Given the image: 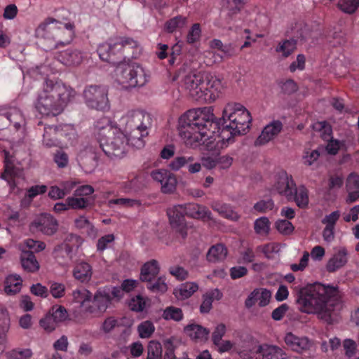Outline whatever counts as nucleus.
Masks as SVG:
<instances>
[{
  "instance_id": "obj_27",
  "label": "nucleus",
  "mask_w": 359,
  "mask_h": 359,
  "mask_svg": "<svg viewBox=\"0 0 359 359\" xmlns=\"http://www.w3.org/2000/svg\"><path fill=\"white\" fill-rule=\"evenodd\" d=\"M160 267L155 259L146 262L141 269L140 279L142 281L151 282L154 280L159 273Z\"/></svg>"
},
{
  "instance_id": "obj_1",
  "label": "nucleus",
  "mask_w": 359,
  "mask_h": 359,
  "mask_svg": "<svg viewBox=\"0 0 359 359\" xmlns=\"http://www.w3.org/2000/svg\"><path fill=\"white\" fill-rule=\"evenodd\" d=\"M252 117L247 109L238 103L229 104L223 110L222 123L217 119L211 107L188 110L179 118V134L187 147L208 144L220 137L229 142L237 135L250 129Z\"/></svg>"
},
{
  "instance_id": "obj_12",
  "label": "nucleus",
  "mask_w": 359,
  "mask_h": 359,
  "mask_svg": "<svg viewBox=\"0 0 359 359\" xmlns=\"http://www.w3.org/2000/svg\"><path fill=\"white\" fill-rule=\"evenodd\" d=\"M205 72H190L182 78L183 86L189 91L190 97L198 102L200 92L204 87Z\"/></svg>"
},
{
  "instance_id": "obj_22",
  "label": "nucleus",
  "mask_w": 359,
  "mask_h": 359,
  "mask_svg": "<svg viewBox=\"0 0 359 359\" xmlns=\"http://www.w3.org/2000/svg\"><path fill=\"white\" fill-rule=\"evenodd\" d=\"M83 54L77 49L69 48L60 52L57 55L58 60L66 66H76L81 64Z\"/></svg>"
},
{
  "instance_id": "obj_9",
  "label": "nucleus",
  "mask_w": 359,
  "mask_h": 359,
  "mask_svg": "<svg viewBox=\"0 0 359 359\" xmlns=\"http://www.w3.org/2000/svg\"><path fill=\"white\" fill-rule=\"evenodd\" d=\"M83 99L88 108L101 111H108L110 108L108 99V90L102 86L90 85L83 90Z\"/></svg>"
},
{
  "instance_id": "obj_23",
  "label": "nucleus",
  "mask_w": 359,
  "mask_h": 359,
  "mask_svg": "<svg viewBox=\"0 0 359 359\" xmlns=\"http://www.w3.org/2000/svg\"><path fill=\"white\" fill-rule=\"evenodd\" d=\"M57 135L61 141L60 146L72 145L76 140L77 134L72 125L65 124L57 126Z\"/></svg>"
},
{
  "instance_id": "obj_55",
  "label": "nucleus",
  "mask_w": 359,
  "mask_h": 359,
  "mask_svg": "<svg viewBox=\"0 0 359 359\" xmlns=\"http://www.w3.org/2000/svg\"><path fill=\"white\" fill-rule=\"evenodd\" d=\"M255 259V253L251 247H247L240 252L239 263L250 264Z\"/></svg>"
},
{
  "instance_id": "obj_3",
  "label": "nucleus",
  "mask_w": 359,
  "mask_h": 359,
  "mask_svg": "<svg viewBox=\"0 0 359 359\" xmlns=\"http://www.w3.org/2000/svg\"><path fill=\"white\" fill-rule=\"evenodd\" d=\"M295 302L301 312L316 314L327 324L333 323L342 308L339 287L318 282L300 288Z\"/></svg>"
},
{
  "instance_id": "obj_41",
  "label": "nucleus",
  "mask_w": 359,
  "mask_h": 359,
  "mask_svg": "<svg viewBox=\"0 0 359 359\" xmlns=\"http://www.w3.org/2000/svg\"><path fill=\"white\" fill-rule=\"evenodd\" d=\"M198 289V285L194 282H187L180 285L178 290L179 297L182 299L190 297Z\"/></svg>"
},
{
  "instance_id": "obj_2",
  "label": "nucleus",
  "mask_w": 359,
  "mask_h": 359,
  "mask_svg": "<svg viewBox=\"0 0 359 359\" xmlns=\"http://www.w3.org/2000/svg\"><path fill=\"white\" fill-rule=\"evenodd\" d=\"M120 124L124 128L126 134L109 123L99 128L97 141L87 146L78 154L77 160L81 166L94 168L103 155L111 160L121 158L126 154L128 144L137 148L144 146L143 138L148 135V129L151 126L149 113L142 109L130 110L121 117Z\"/></svg>"
},
{
  "instance_id": "obj_59",
  "label": "nucleus",
  "mask_w": 359,
  "mask_h": 359,
  "mask_svg": "<svg viewBox=\"0 0 359 359\" xmlns=\"http://www.w3.org/2000/svg\"><path fill=\"white\" fill-rule=\"evenodd\" d=\"M54 162L60 168H63L67 166L69 163L68 155L63 151L59 150L54 154Z\"/></svg>"
},
{
  "instance_id": "obj_30",
  "label": "nucleus",
  "mask_w": 359,
  "mask_h": 359,
  "mask_svg": "<svg viewBox=\"0 0 359 359\" xmlns=\"http://www.w3.org/2000/svg\"><path fill=\"white\" fill-rule=\"evenodd\" d=\"M20 261L22 268L28 272H34L39 268V264L33 252L22 251Z\"/></svg>"
},
{
  "instance_id": "obj_19",
  "label": "nucleus",
  "mask_w": 359,
  "mask_h": 359,
  "mask_svg": "<svg viewBox=\"0 0 359 359\" xmlns=\"http://www.w3.org/2000/svg\"><path fill=\"white\" fill-rule=\"evenodd\" d=\"M283 129V123L280 121H273L264 127L260 135L255 141L256 145H263L273 140Z\"/></svg>"
},
{
  "instance_id": "obj_20",
  "label": "nucleus",
  "mask_w": 359,
  "mask_h": 359,
  "mask_svg": "<svg viewBox=\"0 0 359 359\" xmlns=\"http://www.w3.org/2000/svg\"><path fill=\"white\" fill-rule=\"evenodd\" d=\"M346 189L348 193L346 201L352 203L359 198V175L355 172H351L346 182Z\"/></svg>"
},
{
  "instance_id": "obj_39",
  "label": "nucleus",
  "mask_w": 359,
  "mask_h": 359,
  "mask_svg": "<svg viewBox=\"0 0 359 359\" xmlns=\"http://www.w3.org/2000/svg\"><path fill=\"white\" fill-rule=\"evenodd\" d=\"M270 222L266 217L257 219L254 223V229L257 234L267 235L270 231Z\"/></svg>"
},
{
  "instance_id": "obj_25",
  "label": "nucleus",
  "mask_w": 359,
  "mask_h": 359,
  "mask_svg": "<svg viewBox=\"0 0 359 359\" xmlns=\"http://www.w3.org/2000/svg\"><path fill=\"white\" fill-rule=\"evenodd\" d=\"M347 255L348 252L345 248L339 249L328 260L326 265L327 271L330 273H333L343 267L347 263Z\"/></svg>"
},
{
  "instance_id": "obj_64",
  "label": "nucleus",
  "mask_w": 359,
  "mask_h": 359,
  "mask_svg": "<svg viewBox=\"0 0 359 359\" xmlns=\"http://www.w3.org/2000/svg\"><path fill=\"white\" fill-rule=\"evenodd\" d=\"M47 191V187L46 185H35L27 189V196L30 201L35 198L39 194L46 193Z\"/></svg>"
},
{
  "instance_id": "obj_47",
  "label": "nucleus",
  "mask_w": 359,
  "mask_h": 359,
  "mask_svg": "<svg viewBox=\"0 0 359 359\" xmlns=\"http://www.w3.org/2000/svg\"><path fill=\"white\" fill-rule=\"evenodd\" d=\"M146 303V299L142 296L138 294L130 299L128 306L130 310L140 312L144 309Z\"/></svg>"
},
{
  "instance_id": "obj_29",
  "label": "nucleus",
  "mask_w": 359,
  "mask_h": 359,
  "mask_svg": "<svg viewBox=\"0 0 359 359\" xmlns=\"http://www.w3.org/2000/svg\"><path fill=\"white\" fill-rule=\"evenodd\" d=\"M22 280L18 275H9L4 283V292L8 295H15L20 292Z\"/></svg>"
},
{
  "instance_id": "obj_34",
  "label": "nucleus",
  "mask_w": 359,
  "mask_h": 359,
  "mask_svg": "<svg viewBox=\"0 0 359 359\" xmlns=\"http://www.w3.org/2000/svg\"><path fill=\"white\" fill-rule=\"evenodd\" d=\"M92 293L85 288L76 290L73 292V299L76 303L80 304L83 311L86 313V308L90 303Z\"/></svg>"
},
{
  "instance_id": "obj_17",
  "label": "nucleus",
  "mask_w": 359,
  "mask_h": 359,
  "mask_svg": "<svg viewBox=\"0 0 359 359\" xmlns=\"http://www.w3.org/2000/svg\"><path fill=\"white\" fill-rule=\"evenodd\" d=\"M300 27L301 25L296 24L294 29L297 30V32L294 33L290 39H285L278 43L276 47V53H281L282 57L285 58L294 53L297 48L298 39L304 38Z\"/></svg>"
},
{
  "instance_id": "obj_6",
  "label": "nucleus",
  "mask_w": 359,
  "mask_h": 359,
  "mask_svg": "<svg viewBox=\"0 0 359 359\" xmlns=\"http://www.w3.org/2000/svg\"><path fill=\"white\" fill-rule=\"evenodd\" d=\"M137 46V42L130 37L109 39L100 44L97 50L100 58L113 65H117L126 58L125 50Z\"/></svg>"
},
{
  "instance_id": "obj_42",
  "label": "nucleus",
  "mask_w": 359,
  "mask_h": 359,
  "mask_svg": "<svg viewBox=\"0 0 359 359\" xmlns=\"http://www.w3.org/2000/svg\"><path fill=\"white\" fill-rule=\"evenodd\" d=\"M32 355L29 348H15L6 353L7 359H29Z\"/></svg>"
},
{
  "instance_id": "obj_33",
  "label": "nucleus",
  "mask_w": 359,
  "mask_h": 359,
  "mask_svg": "<svg viewBox=\"0 0 359 359\" xmlns=\"http://www.w3.org/2000/svg\"><path fill=\"white\" fill-rule=\"evenodd\" d=\"M212 208L222 217L231 221H238L240 215L233 209L232 206L226 203H215Z\"/></svg>"
},
{
  "instance_id": "obj_54",
  "label": "nucleus",
  "mask_w": 359,
  "mask_h": 359,
  "mask_svg": "<svg viewBox=\"0 0 359 359\" xmlns=\"http://www.w3.org/2000/svg\"><path fill=\"white\" fill-rule=\"evenodd\" d=\"M274 208V203L272 199L261 200L254 205V210L260 213H265L272 210Z\"/></svg>"
},
{
  "instance_id": "obj_44",
  "label": "nucleus",
  "mask_w": 359,
  "mask_h": 359,
  "mask_svg": "<svg viewBox=\"0 0 359 359\" xmlns=\"http://www.w3.org/2000/svg\"><path fill=\"white\" fill-rule=\"evenodd\" d=\"M154 325L149 320L144 321L137 326V332L140 337L142 339L149 338L154 333Z\"/></svg>"
},
{
  "instance_id": "obj_16",
  "label": "nucleus",
  "mask_w": 359,
  "mask_h": 359,
  "mask_svg": "<svg viewBox=\"0 0 359 359\" xmlns=\"http://www.w3.org/2000/svg\"><path fill=\"white\" fill-rule=\"evenodd\" d=\"M57 220L50 214L41 215L30 224V230L33 232L40 231L46 235H53L57 229Z\"/></svg>"
},
{
  "instance_id": "obj_57",
  "label": "nucleus",
  "mask_w": 359,
  "mask_h": 359,
  "mask_svg": "<svg viewBox=\"0 0 359 359\" xmlns=\"http://www.w3.org/2000/svg\"><path fill=\"white\" fill-rule=\"evenodd\" d=\"M257 351L258 346L256 348L244 349L239 352V356L241 359H263V356H261L262 352Z\"/></svg>"
},
{
  "instance_id": "obj_10",
  "label": "nucleus",
  "mask_w": 359,
  "mask_h": 359,
  "mask_svg": "<svg viewBox=\"0 0 359 359\" xmlns=\"http://www.w3.org/2000/svg\"><path fill=\"white\" fill-rule=\"evenodd\" d=\"M83 239L76 234H69L65 241L55 247V257L62 265H67L74 259L78 248L82 244Z\"/></svg>"
},
{
  "instance_id": "obj_14",
  "label": "nucleus",
  "mask_w": 359,
  "mask_h": 359,
  "mask_svg": "<svg viewBox=\"0 0 359 359\" xmlns=\"http://www.w3.org/2000/svg\"><path fill=\"white\" fill-rule=\"evenodd\" d=\"M151 177L161 184L163 193L170 194L175 191L177 180L176 176L168 170H154L151 172Z\"/></svg>"
},
{
  "instance_id": "obj_38",
  "label": "nucleus",
  "mask_w": 359,
  "mask_h": 359,
  "mask_svg": "<svg viewBox=\"0 0 359 359\" xmlns=\"http://www.w3.org/2000/svg\"><path fill=\"white\" fill-rule=\"evenodd\" d=\"M194 161V158L192 156H177L170 162L168 166L171 170L177 171L189 163H192Z\"/></svg>"
},
{
  "instance_id": "obj_5",
  "label": "nucleus",
  "mask_w": 359,
  "mask_h": 359,
  "mask_svg": "<svg viewBox=\"0 0 359 359\" xmlns=\"http://www.w3.org/2000/svg\"><path fill=\"white\" fill-rule=\"evenodd\" d=\"M74 26L62 23L53 18H48L36 29L35 35L43 39L44 49L51 50L64 47L72 41Z\"/></svg>"
},
{
  "instance_id": "obj_21",
  "label": "nucleus",
  "mask_w": 359,
  "mask_h": 359,
  "mask_svg": "<svg viewBox=\"0 0 359 359\" xmlns=\"http://www.w3.org/2000/svg\"><path fill=\"white\" fill-rule=\"evenodd\" d=\"M285 342L292 351L297 353L306 351L311 346V343L307 337H299L292 332L286 334Z\"/></svg>"
},
{
  "instance_id": "obj_40",
  "label": "nucleus",
  "mask_w": 359,
  "mask_h": 359,
  "mask_svg": "<svg viewBox=\"0 0 359 359\" xmlns=\"http://www.w3.org/2000/svg\"><path fill=\"white\" fill-rule=\"evenodd\" d=\"M147 288L153 292L164 293L168 289L165 277L161 276L148 282Z\"/></svg>"
},
{
  "instance_id": "obj_48",
  "label": "nucleus",
  "mask_w": 359,
  "mask_h": 359,
  "mask_svg": "<svg viewBox=\"0 0 359 359\" xmlns=\"http://www.w3.org/2000/svg\"><path fill=\"white\" fill-rule=\"evenodd\" d=\"M121 189L124 193L137 192L141 189L140 180L134 177L131 180L124 182L121 184Z\"/></svg>"
},
{
  "instance_id": "obj_36",
  "label": "nucleus",
  "mask_w": 359,
  "mask_h": 359,
  "mask_svg": "<svg viewBox=\"0 0 359 359\" xmlns=\"http://www.w3.org/2000/svg\"><path fill=\"white\" fill-rule=\"evenodd\" d=\"M186 17L177 15L168 20L165 25V30L169 33H172L177 29L184 27L187 24Z\"/></svg>"
},
{
  "instance_id": "obj_28",
  "label": "nucleus",
  "mask_w": 359,
  "mask_h": 359,
  "mask_svg": "<svg viewBox=\"0 0 359 359\" xmlns=\"http://www.w3.org/2000/svg\"><path fill=\"white\" fill-rule=\"evenodd\" d=\"M43 144L46 147H61V141L57 135V126H45L43 135Z\"/></svg>"
},
{
  "instance_id": "obj_15",
  "label": "nucleus",
  "mask_w": 359,
  "mask_h": 359,
  "mask_svg": "<svg viewBox=\"0 0 359 359\" xmlns=\"http://www.w3.org/2000/svg\"><path fill=\"white\" fill-rule=\"evenodd\" d=\"M111 303L109 292L104 287L98 289L94 294L93 300L90 299V305L86 308V313L96 315L104 313Z\"/></svg>"
},
{
  "instance_id": "obj_4",
  "label": "nucleus",
  "mask_w": 359,
  "mask_h": 359,
  "mask_svg": "<svg viewBox=\"0 0 359 359\" xmlns=\"http://www.w3.org/2000/svg\"><path fill=\"white\" fill-rule=\"evenodd\" d=\"M75 95L74 89L62 82L46 79L39 93L36 108L42 115L55 116Z\"/></svg>"
},
{
  "instance_id": "obj_26",
  "label": "nucleus",
  "mask_w": 359,
  "mask_h": 359,
  "mask_svg": "<svg viewBox=\"0 0 359 359\" xmlns=\"http://www.w3.org/2000/svg\"><path fill=\"white\" fill-rule=\"evenodd\" d=\"M93 275V269L91 265L86 262H81L77 263L73 269L74 278L82 283H88Z\"/></svg>"
},
{
  "instance_id": "obj_46",
  "label": "nucleus",
  "mask_w": 359,
  "mask_h": 359,
  "mask_svg": "<svg viewBox=\"0 0 359 359\" xmlns=\"http://www.w3.org/2000/svg\"><path fill=\"white\" fill-rule=\"evenodd\" d=\"M109 204L111 205H117L123 208H132V207H140L141 205V202L139 200L131 199V198H115L111 199L109 201Z\"/></svg>"
},
{
  "instance_id": "obj_58",
  "label": "nucleus",
  "mask_w": 359,
  "mask_h": 359,
  "mask_svg": "<svg viewBox=\"0 0 359 359\" xmlns=\"http://www.w3.org/2000/svg\"><path fill=\"white\" fill-rule=\"evenodd\" d=\"M254 292H256L259 306H265L269 303L271 296L269 290L266 289H262L261 291L259 290H255Z\"/></svg>"
},
{
  "instance_id": "obj_61",
  "label": "nucleus",
  "mask_w": 359,
  "mask_h": 359,
  "mask_svg": "<svg viewBox=\"0 0 359 359\" xmlns=\"http://www.w3.org/2000/svg\"><path fill=\"white\" fill-rule=\"evenodd\" d=\"M344 184V179L341 176L333 175L328 179L327 188L330 191L340 189Z\"/></svg>"
},
{
  "instance_id": "obj_52",
  "label": "nucleus",
  "mask_w": 359,
  "mask_h": 359,
  "mask_svg": "<svg viewBox=\"0 0 359 359\" xmlns=\"http://www.w3.org/2000/svg\"><path fill=\"white\" fill-rule=\"evenodd\" d=\"M169 273L178 280H184L188 278L189 272L179 265L172 266L168 269Z\"/></svg>"
},
{
  "instance_id": "obj_50",
  "label": "nucleus",
  "mask_w": 359,
  "mask_h": 359,
  "mask_svg": "<svg viewBox=\"0 0 359 359\" xmlns=\"http://www.w3.org/2000/svg\"><path fill=\"white\" fill-rule=\"evenodd\" d=\"M201 35V29L199 23H194L189 31L188 32L187 36V41L189 44H192L198 41Z\"/></svg>"
},
{
  "instance_id": "obj_32",
  "label": "nucleus",
  "mask_w": 359,
  "mask_h": 359,
  "mask_svg": "<svg viewBox=\"0 0 359 359\" xmlns=\"http://www.w3.org/2000/svg\"><path fill=\"white\" fill-rule=\"evenodd\" d=\"M227 255V249L224 245L219 243L212 245L207 253V260L210 262L223 261Z\"/></svg>"
},
{
  "instance_id": "obj_35",
  "label": "nucleus",
  "mask_w": 359,
  "mask_h": 359,
  "mask_svg": "<svg viewBox=\"0 0 359 359\" xmlns=\"http://www.w3.org/2000/svg\"><path fill=\"white\" fill-rule=\"evenodd\" d=\"M186 333L192 339H206L208 334L207 330L199 325L191 324L185 327Z\"/></svg>"
},
{
  "instance_id": "obj_56",
  "label": "nucleus",
  "mask_w": 359,
  "mask_h": 359,
  "mask_svg": "<svg viewBox=\"0 0 359 359\" xmlns=\"http://www.w3.org/2000/svg\"><path fill=\"white\" fill-rule=\"evenodd\" d=\"M75 224L76 227L79 229H86V231L88 234H95L96 233L95 227L84 216H80L79 218L76 219Z\"/></svg>"
},
{
  "instance_id": "obj_7",
  "label": "nucleus",
  "mask_w": 359,
  "mask_h": 359,
  "mask_svg": "<svg viewBox=\"0 0 359 359\" xmlns=\"http://www.w3.org/2000/svg\"><path fill=\"white\" fill-rule=\"evenodd\" d=\"M275 189L288 201H294L299 208L303 209L308 206L309 198L307 188L304 185L297 187L292 175H289L285 171L278 174Z\"/></svg>"
},
{
  "instance_id": "obj_63",
  "label": "nucleus",
  "mask_w": 359,
  "mask_h": 359,
  "mask_svg": "<svg viewBox=\"0 0 359 359\" xmlns=\"http://www.w3.org/2000/svg\"><path fill=\"white\" fill-rule=\"evenodd\" d=\"M306 57L303 54H299L297 56L295 61L292 62L290 67L289 70L291 72H294L297 69L302 71L305 68Z\"/></svg>"
},
{
  "instance_id": "obj_45",
  "label": "nucleus",
  "mask_w": 359,
  "mask_h": 359,
  "mask_svg": "<svg viewBox=\"0 0 359 359\" xmlns=\"http://www.w3.org/2000/svg\"><path fill=\"white\" fill-rule=\"evenodd\" d=\"M163 317L165 320L180 321L183 318V313L182 309L180 308L168 306L164 310Z\"/></svg>"
},
{
  "instance_id": "obj_43",
  "label": "nucleus",
  "mask_w": 359,
  "mask_h": 359,
  "mask_svg": "<svg viewBox=\"0 0 359 359\" xmlns=\"http://www.w3.org/2000/svg\"><path fill=\"white\" fill-rule=\"evenodd\" d=\"M146 359H162V346L160 343L154 341L149 343Z\"/></svg>"
},
{
  "instance_id": "obj_11",
  "label": "nucleus",
  "mask_w": 359,
  "mask_h": 359,
  "mask_svg": "<svg viewBox=\"0 0 359 359\" xmlns=\"http://www.w3.org/2000/svg\"><path fill=\"white\" fill-rule=\"evenodd\" d=\"M203 84L204 87L200 92L198 102H214L219 96L223 89L222 80L215 76L205 72V79Z\"/></svg>"
},
{
  "instance_id": "obj_13",
  "label": "nucleus",
  "mask_w": 359,
  "mask_h": 359,
  "mask_svg": "<svg viewBox=\"0 0 359 359\" xmlns=\"http://www.w3.org/2000/svg\"><path fill=\"white\" fill-rule=\"evenodd\" d=\"M171 226L184 238L187 235V226L185 220V213L182 205H176L167 210Z\"/></svg>"
},
{
  "instance_id": "obj_31",
  "label": "nucleus",
  "mask_w": 359,
  "mask_h": 359,
  "mask_svg": "<svg viewBox=\"0 0 359 359\" xmlns=\"http://www.w3.org/2000/svg\"><path fill=\"white\" fill-rule=\"evenodd\" d=\"M4 154L5 164L4 172L2 174V178L8 182L11 188H13L15 187V177L18 175V170L13 164L8 159L9 153L5 151Z\"/></svg>"
},
{
  "instance_id": "obj_37",
  "label": "nucleus",
  "mask_w": 359,
  "mask_h": 359,
  "mask_svg": "<svg viewBox=\"0 0 359 359\" xmlns=\"http://www.w3.org/2000/svg\"><path fill=\"white\" fill-rule=\"evenodd\" d=\"M337 2V6L343 12L348 14L353 13L359 7V0H330Z\"/></svg>"
},
{
  "instance_id": "obj_60",
  "label": "nucleus",
  "mask_w": 359,
  "mask_h": 359,
  "mask_svg": "<svg viewBox=\"0 0 359 359\" xmlns=\"http://www.w3.org/2000/svg\"><path fill=\"white\" fill-rule=\"evenodd\" d=\"M25 245L28 248L27 251L33 252V253L42 251L46 248V244L43 242L33 239H27L25 241Z\"/></svg>"
},
{
  "instance_id": "obj_18",
  "label": "nucleus",
  "mask_w": 359,
  "mask_h": 359,
  "mask_svg": "<svg viewBox=\"0 0 359 359\" xmlns=\"http://www.w3.org/2000/svg\"><path fill=\"white\" fill-rule=\"evenodd\" d=\"M186 216L202 220H210L211 212L204 205L194 203L182 204Z\"/></svg>"
},
{
  "instance_id": "obj_62",
  "label": "nucleus",
  "mask_w": 359,
  "mask_h": 359,
  "mask_svg": "<svg viewBox=\"0 0 359 359\" xmlns=\"http://www.w3.org/2000/svg\"><path fill=\"white\" fill-rule=\"evenodd\" d=\"M226 332V327L224 324L218 325L212 334V340L214 344H220L222 339Z\"/></svg>"
},
{
  "instance_id": "obj_53",
  "label": "nucleus",
  "mask_w": 359,
  "mask_h": 359,
  "mask_svg": "<svg viewBox=\"0 0 359 359\" xmlns=\"http://www.w3.org/2000/svg\"><path fill=\"white\" fill-rule=\"evenodd\" d=\"M10 327V320L8 318L0 319V353L4 351V342Z\"/></svg>"
},
{
  "instance_id": "obj_51",
  "label": "nucleus",
  "mask_w": 359,
  "mask_h": 359,
  "mask_svg": "<svg viewBox=\"0 0 359 359\" xmlns=\"http://www.w3.org/2000/svg\"><path fill=\"white\" fill-rule=\"evenodd\" d=\"M275 226L280 233L285 235L291 234L294 229L293 224L287 219H279L276 222Z\"/></svg>"
},
{
  "instance_id": "obj_8",
  "label": "nucleus",
  "mask_w": 359,
  "mask_h": 359,
  "mask_svg": "<svg viewBox=\"0 0 359 359\" xmlns=\"http://www.w3.org/2000/svg\"><path fill=\"white\" fill-rule=\"evenodd\" d=\"M116 66V80L124 88L142 87L148 81V75L144 68L138 64L121 62Z\"/></svg>"
},
{
  "instance_id": "obj_24",
  "label": "nucleus",
  "mask_w": 359,
  "mask_h": 359,
  "mask_svg": "<svg viewBox=\"0 0 359 359\" xmlns=\"http://www.w3.org/2000/svg\"><path fill=\"white\" fill-rule=\"evenodd\" d=\"M258 352H262L263 359H288L287 353L279 346L263 344L258 345Z\"/></svg>"
},
{
  "instance_id": "obj_49",
  "label": "nucleus",
  "mask_w": 359,
  "mask_h": 359,
  "mask_svg": "<svg viewBox=\"0 0 359 359\" xmlns=\"http://www.w3.org/2000/svg\"><path fill=\"white\" fill-rule=\"evenodd\" d=\"M66 202L68 203L69 208L72 209H84L89 205V201L82 197H68Z\"/></svg>"
}]
</instances>
